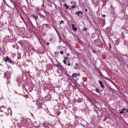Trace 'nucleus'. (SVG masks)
I'll return each mask as SVG.
<instances>
[{
  "mask_svg": "<svg viewBox=\"0 0 128 128\" xmlns=\"http://www.w3.org/2000/svg\"><path fill=\"white\" fill-rule=\"evenodd\" d=\"M68 66H70V63H68Z\"/></svg>",
  "mask_w": 128,
  "mask_h": 128,
  "instance_id": "obj_41",
  "label": "nucleus"
},
{
  "mask_svg": "<svg viewBox=\"0 0 128 128\" xmlns=\"http://www.w3.org/2000/svg\"><path fill=\"white\" fill-rule=\"evenodd\" d=\"M64 6L66 8V10H68L69 7H68V4H64Z\"/></svg>",
  "mask_w": 128,
  "mask_h": 128,
  "instance_id": "obj_12",
  "label": "nucleus"
},
{
  "mask_svg": "<svg viewBox=\"0 0 128 128\" xmlns=\"http://www.w3.org/2000/svg\"><path fill=\"white\" fill-rule=\"evenodd\" d=\"M72 28L73 30H74V32H76L78 30V28L76 27V26H74V24H72Z\"/></svg>",
  "mask_w": 128,
  "mask_h": 128,
  "instance_id": "obj_6",
  "label": "nucleus"
},
{
  "mask_svg": "<svg viewBox=\"0 0 128 128\" xmlns=\"http://www.w3.org/2000/svg\"><path fill=\"white\" fill-rule=\"evenodd\" d=\"M4 112H0V116H4Z\"/></svg>",
  "mask_w": 128,
  "mask_h": 128,
  "instance_id": "obj_15",
  "label": "nucleus"
},
{
  "mask_svg": "<svg viewBox=\"0 0 128 128\" xmlns=\"http://www.w3.org/2000/svg\"><path fill=\"white\" fill-rule=\"evenodd\" d=\"M78 66H74V69L76 70H78Z\"/></svg>",
  "mask_w": 128,
  "mask_h": 128,
  "instance_id": "obj_19",
  "label": "nucleus"
},
{
  "mask_svg": "<svg viewBox=\"0 0 128 128\" xmlns=\"http://www.w3.org/2000/svg\"><path fill=\"white\" fill-rule=\"evenodd\" d=\"M124 112L122 111V110H121V111L120 112V114H124Z\"/></svg>",
  "mask_w": 128,
  "mask_h": 128,
  "instance_id": "obj_21",
  "label": "nucleus"
},
{
  "mask_svg": "<svg viewBox=\"0 0 128 128\" xmlns=\"http://www.w3.org/2000/svg\"><path fill=\"white\" fill-rule=\"evenodd\" d=\"M78 63H76V66H78Z\"/></svg>",
  "mask_w": 128,
  "mask_h": 128,
  "instance_id": "obj_39",
  "label": "nucleus"
},
{
  "mask_svg": "<svg viewBox=\"0 0 128 128\" xmlns=\"http://www.w3.org/2000/svg\"><path fill=\"white\" fill-rule=\"evenodd\" d=\"M0 56H2V54L3 56H4L5 54L4 50L0 48Z\"/></svg>",
  "mask_w": 128,
  "mask_h": 128,
  "instance_id": "obj_8",
  "label": "nucleus"
},
{
  "mask_svg": "<svg viewBox=\"0 0 128 128\" xmlns=\"http://www.w3.org/2000/svg\"><path fill=\"white\" fill-rule=\"evenodd\" d=\"M3 1L4 2V4H6V6H8V8H10V5H8V3H6V0H3Z\"/></svg>",
  "mask_w": 128,
  "mask_h": 128,
  "instance_id": "obj_11",
  "label": "nucleus"
},
{
  "mask_svg": "<svg viewBox=\"0 0 128 128\" xmlns=\"http://www.w3.org/2000/svg\"><path fill=\"white\" fill-rule=\"evenodd\" d=\"M82 102V99H78V100H77V102H78L79 104H80V102Z\"/></svg>",
  "mask_w": 128,
  "mask_h": 128,
  "instance_id": "obj_13",
  "label": "nucleus"
},
{
  "mask_svg": "<svg viewBox=\"0 0 128 128\" xmlns=\"http://www.w3.org/2000/svg\"><path fill=\"white\" fill-rule=\"evenodd\" d=\"M10 2H12V4L13 6H15L14 1V0H11Z\"/></svg>",
  "mask_w": 128,
  "mask_h": 128,
  "instance_id": "obj_16",
  "label": "nucleus"
},
{
  "mask_svg": "<svg viewBox=\"0 0 128 128\" xmlns=\"http://www.w3.org/2000/svg\"><path fill=\"white\" fill-rule=\"evenodd\" d=\"M67 56H70V54L68 53L67 54Z\"/></svg>",
  "mask_w": 128,
  "mask_h": 128,
  "instance_id": "obj_40",
  "label": "nucleus"
},
{
  "mask_svg": "<svg viewBox=\"0 0 128 128\" xmlns=\"http://www.w3.org/2000/svg\"><path fill=\"white\" fill-rule=\"evenodd\" d=\"M54 54L55 56H58V52H55Z\"/></svg>",
  "mask_w": 128,
  "mask_h": 128,
  "instance_id": "obj_31",
  "label": "nucleus"
},
{
  "mask_svg": "<svg viewBox=\"0 0 128 128\" xmlns=\"http://www.w3.org/2000/svg\"><path fill=\"white\" fill-rule=\"evenodd\" d=\"M84 14V12H82L78 11L76 12V14H77L78 16H80V14Z\"/></svg>",
  "mask_w": 128,
  "mask_h": 128,
  "instance_id": "obj_9",
  "label": "nucleus"
},
{
  "mask_svg": "<svg viewBox=\"0 0 128 128\" xmlns=\"http://www.w3.org/2000/svg\"><path fill=\"white\" fill-rule=\"evenodd\" d=\"M68 57H66V59H65V60H68Z\"/></svg>",
  "mask_w": 128,
  "mask_h": 128,
  "instance_id": "obj_42",
  "label": "nucleus"
},
{
  "mask_svg": "<svg viewBox=\"0 0 128 128\" xmlns=\"http://www.w3.org/2000/svg\"><path fill=\"white\" fill-rule=\"evenodd\" d=\"M78 76H80V74L74 73L72 74V78H78Z\"/></svg>",
  "mask_w": 128,
  "mask_h": 128,
  "instance_id": "obj_4",
  "label": "nucleus"
},
{
  "mask_svg": "<svg viewBox=\"0 0 128 128\" xmlns=\"http://www.w3.org/2000/svg\"><path fill=\"white\" fill-rule=\"evenodd\" d=\"M99 82V84H100V87L102 88H104V84H102V82L100 80H98Z\"/></svg>",
  "mask_w": 128,
  "mask_h": 128,
  "instance_id": "obj_7",
  "label": "nucleus"
},
{
  "mask_svg": "<svg viewBox=\"0 0 128 128\" xmlns=\"http://www.w3.org/2000/svg\"><path fill=\"white\" fill-rule=\"evenodd\" d=\"M24 22L26 25V20H23Z\"/></svg>",
  "mask_w": 128,
  "mask_h": 128,
  "instance_id": "obj_37",
  "label": "nucleus"
},
{
  "mask_svg": "<svg viewBox=\"0 0 128 128\" xmlns=\"http://www.w3.org/2000/svg\"><path fill=\"white\" fill-rule=\"evenodd\" d=\"M60 54H64V52L62 51L60 52Z\"/></svg>",
  "mask_w": 128,
  "mask_h": 128,
  "instance_id": "obj_28",
  "label": "nucleus"
},
{
  "mask_svg": "<svg viewBox=\"0 0 128 128\" xmlns=\"http://www.w3.org/2000/svg\"><path fill=\"white\" fill-rule=\"evenodd\" d=\"M21 19L22 20H24V17H22V16H21Z\"/></svg>",
  "mask_w": 128,
  "mask_h": 128,
  "instance_id": "obj_25",
  "label": "nucleus"
},
{
  "mask_svg": "<svg viewBox=\"0 0 128 128\" xmlns=\"http://www.w3.org/2000/svg\"><path fill=\"white\" fill-rule=\"evenodd\" d=\"M111 82L112 84H114V86H116V84L114 82L112 81Z\"/></svg>",
  "mask_w": 128,
  "mask_h": 128,
  "instance_id": "obj_20",
  "label": "nucleus"
},
{
  "mask_svg": "<svg viewBox=\"0 0 128 128\" xmlns=\"http://www.w3.org/2000/svg\"><path fill=\"white\" fill-rule=\"evenodd\" d=\"M62 2H66V0H62Z\"/></svg>",
  "mask_w": 128,
  "mask_h": 128,
  "instance_id": "obj_32",
  "label": "nucleus"
},
{
  "mask_svg": "<svg viewBox=\"0 0 128 128\" xmlns=\"http://www.w3.org/2000/svg\"><path fill=\"white\" fill-rule=\"evenodd\" d=\"M56 62H58V60H56Z\"/></svg>",
  "mask_w": 128,
  "mask_h": 128,
  "instance_id": "obj_51",
  "label": "nucleus"
},
{
  "mask_svg": "<svg viewBox=\"0 0 128 128\" xmlns=\"http://www.w3.org/2000/svg\"><path fill=\"white\" fill-rule=\"evenodd\" d=\"M18 86H20V84H18Z\"/></svg>",
  "mask_w": 128,
  "mask_h": 128,
  "instance_id": "obj_55",
  "label": "nucleus"
},
{
  "mask_svg": "<svg viewBox=\"0 0 128 128\" xmlns=\"http://www.w3.org/2000/svg\"><path fill=\"white\" fill-rule=\"evenodd\" d=\"M63 62H64V64H66V60H63Z\"/></svg>",
  "mask_w": 128,
  "mask_h": 128,
  "instance_id": "obj_24",
  "label": "nucleus"
},
{
  "mask_svg": "<svg viewBox=\"0 0 128 128\" xmlns=\"http://www.w3.org/2000/svg\"><path fill=\"white\" fill-rule=\"evenodd\" d=\"M90 102L92 104V102H93L92 100H90Z\"/></svg>",
  "mask_w": 128,
  "mask_h": 128,
  "instance_id": "obj_43",
  "label": "nucleus"
},
{
  "mask_svg": "<svg viewBox=\"0 0 128 128\" xmlns=\"http://www.w3.org/2000/svg\"><path fill=\"white\" fill-rule=\"evenodd\" d=\"M122 112H124V110H126V109L125 108H124L122 110Z\"/></svg>",
  "mask_w": 128,
  "mask_h": 128,
  "instance_id": "obj_26",
  "label": "nucleus"
},
{
  "mask_svg": "<svg viewBox=\"0 0 128 128\" xmlns=\"http://www.w3.org/2000/svg\"><path fill=\"white\" fill-rule=\"evenodd\" d=\"M98 42V40H94V42Z\"/></svg>",
  "mask_w": 128,
  "mask_h": 128,
  "instance_id": "obj_48",
  "label": "nucleus"
},
{
  "mask_svg": "<svg viewBox=\"0 0 128 128\" xmlns=\"http://www.w3.org/2000/svg\"><path fill=\"white\" fill-rule=\"evenodd\" d=\"M95 111L97 112V114H98V110H96Z\"/></svg>",
  "mask_w": 128,
  "mask_h": 128,
  "instance_id": "obj_46",
  "label": "nucleus"
},
{
  "mask_svg": "<svg viewBox=\"0 0 128 128\" xmlns=\"http://www.w3.org/2000/svg\"><path fill=\"white\" fill-rule=\"evenodd\" d=\"M4 62H10V64H16V62H14L12 60V59H10V58L8 56H6V59L4 58Z\"/></svg>",
  "mask_w": 128,
  "mask_h": 128,
  "instance_id": "obj_2",
  "label": "nucleus"
},
{
  "mask_svg": "<svg viewBox=\"0 0 128 128\" xmlns=\"http://www.w3.org/2000/svg\"><path fill=\"white\" fill-rule=\"evenodd\" d=\"M0 112H4L6 114H10V116H12V109L10 108L8 109L4 106H1L0 107Z\"/></svg>",
  "mask_w": 128,
  "mask_h": 128,
  "instance_id": "obj_1",
  "label": "nucleus"
},
{
  "mask_svg": "<svg viewBox=\"0 0 128 128\" xmlns=\"http://www.w3.org/2000/svg\"><path fill=\"white\" fill-rule=\"evenodd\" d=\"M10 0V2L12 0Z\"/></svg>",
  "mask_w": 128,
  "mask_h": 128,
  "instance_id": "obj_54",
  "label": "nucleus"
},
{
  "mask_svg": "<svg viewBox=\"0 0 128 128\" xmlns=\"http://www.w3.org/2000/svg\"><path fill=\"white\" fill-rule=\"evenodd\" d=\"M30 20V23L32 24V21H30V20Z\"/></svg>",
  "mask_w": 128,
  "mask_h": 128,
  "instance_id": "obj_30",
  "label": "nucleus"
},
{
  "mask_svg": "<svg viewBox=\"0 0 128 128\" xmlns=\"http://www.w3.org/2000/svg\"><path fill=\"white\" fill-rule=\"evenodd\" d=\"M108 124H110V122H106Z\"/></svg>",
  "mask_w": 128,
  "mask_h": 128,
  "instance_id": "obj_47",
  "label": "nucleus"
},
{
  "mask_svg": "<svg viewBox=\"0 0 128 128\" xmlns=\"http://www.w3.org/2000/svg\"><path fill=\"white\" fill-rule=\"evenodd\" d=\"M83 30H84V32H86V30H88V28H83Z\"/></svg>",
  "mask_w": 128,
  "mask_h": 128,
  "instance_id": "obj_22",
  "label": "nucleus"
},
{
  "mask_svg": "<svg viewBox=\"0 0 128 128\" xmlns=\"http://www.w3.org/2000/svg\"><path fill=\"white\" fill-rule=\"evenodd\" d=\"M52 65L50 64H47V70H52Z\"/></svg>",
  "mask_w": 128,
  "mask_h": 128,
  "instance_id": "obj_3",
  "label": "nucleus"
},
{
  "mask_svg": "<svg viewBox=\"0 0 128 128\" xmlns=\"http://www.w3.org/2000/svg\"><path fill=\"white\" fill-rule=\"evenodd\" d=\"M43 26H46V28H50V24H43Z\"/></svg>",
  "mask_w": 128,
  "mask_h": 128,
  "instance_id": "obj_14",
  "label": "nucleus"
},
{
  "mask_svg": "<svg viewBox=\"0 0 128 128\" xmlns=\"http://www.w3.org/2000/svg\"><path fill=\"white\" fill-rule=\"evenodd\" d=\"M94 106H95L96 108H98V106H96V104H94Z\"/></svg>",
  "mask_w": 128,
  "mask_h": 128,
  "instance_id": "obj_33",
  "label": "nucleus"
},
{
  "mask_svg": "<svg viewBox=\"0 0 128 128\" xmlns=\"http://www.w3.org/2000/svg\"><path fill=\"white\" fill-rule=\"evenodd\" d=\"M91 104H92V106H94V104H94V102H92L91 103Z\"/></svg>",
  "mask_w": 128,
  "mask_h": 128,
  "instance_id": "obj_29",
  "label": "nucleus"
},
{
  "mask_svg": "<svg viewBox=\"0 0 128 128\" xmlns=\"http://www.w3.org/2000/svg\"><path fill=\"white\" fill-rule=\"evenodd\" d=\"M44 24L42 25V28L41 30V31L44 32Z\"/></svg>",
  "mask_w": 128,
  "mask_h": 128,
  "instance_id": "obj_18",
  "label": "nucleus"
},
{
  "mask_svg": "<svg viewBox=\"0 0 128 128\" xmlns=\"http://www.w3.org/2000/svg\"><path fill=\"white\" fill-rule=\"evenodd\" d=\"M126 112H128V108L126 109Z\"/></svg>",
  "mask_w": 128,
  "mask_h": 128,
  "instance_id": "obj_45",
  "label": "nucleus"
},
{
  "mask_svg": "<svg viewBox=\"0 0 128 128\" xmlns=\"http://www.w3.org/2000/svg\"><path fill=\"white\" fill-rule=\"evenodd\" d=\"M93 52H94V54H96V51L94 50H92Z\"/></svg>",
  "mask_w": 128,
  "mask_h": 128,
  "instance_id": "obj_35",
  "label": "nucleus"
},
{
  "mask_svg": "<svg viewBox=\"0 0 128 128\" xmlns=\"http://www.w3.org/2000/svg\"><path fill=\"white\" fill-rule=\"evenodd\" d=\"M95 90L96 92H98V94H100V90L98 88H96Z\"/></svg>",
  "mask_w": 128,
  "mask_h": 128,
  "instance_id": "obj_17",
  "label": "nucleus"
},
{
  "mask_svg": "<svg viewBox=\"0 0 128 128\" xmlns=\"http://www.w3.org/2000/svg\"><path fill=\"white\" fill-rule=\"evenodd\" d=\"M21 124L24 125L26 124V120L23 119L22 121H21Z\"/></svg>",
  "mask_w": 128,
  "mask_h": 128,
  "instance_id": "obj_10",
  "label": "nucleus"
},
{
  "mask_svg": "<svg viewBox=\"0 0 128 128\" xmlns=\"http://www.w3.org/2000/svg\"><path fill=\"white\" fill-rule=\"evenodd\" d=\"M110 8H114V6H112H112H110Z\"/></svg>",
  "mask_w": 128,
  "mask_h": 128,
  "instance_id": "obj_34",
  "label": "nucleus"
},
{
  "mask_svg": "<svg viewBox=\"0 0 128 128\" xmlns=\"http://www.w3.org/2000/svg\"><path fill=\"white\" fill-rule=\"evenodd\" d=\"M34 20H38V16L37 15H36L34 14L32 16Z\"/></svg>",
  "mask_w": 128,
  "mask_h": 128,
  "instance_id": "obj_5",
  "label": "nucleus"
},
{
  "mask_svg": "<svg viewBox=\"0 0 128 128\" xmlns=\"http://www.w3.org/2000/svg\"><path fill=\"white\" fill-rule=\"evenodd\" d=\"M102 16L103 18H106V14H103Z\"/></svg>",
  "mask_w": 128,
  "mask_h": 128,
  "instance_id": "obj_36",
  "label": "nucleus"
},
{
  "mask_svg": "<svg viewBox=\"0 0 128 128\" xmlns=\"http://www.w3.org/2000/svg\"><path fill=\"white\" fill-rule=\"evenodd\" d=\"M64 20H61L60 23V24H64Z\"/></svg>",
  "mask_w": 128,
  "mask_h": 128,
  "instance_id": "obj_23",
  "label": "nucleus"
},
{
  "mask_svg": "<svg viewBox=\"0 0 128 128\" xmlns=\"http://www.w3.org/2000/svg\"><path fill=\"white\" fill-rule=\"evenodd\" d=\"M18 60H20V58L19 57H18Z\"/></svg>",
  "mask_w": 128,
  "mask_h": 128,
  "instance_id": "obj_49",
  "label": "nucleus"
},
{
  "mask_svg": "<svg viewBox=\"0 0 128 128\" xmlns=\"http://www.w3.org/2000/svg\"><path fill=\"white\" fill-rule=\"evenodd\" d=\"M106 120V119H105L104 120Z\"/></svg>",
  "mask_w": 128,
  "mask_h": 128,
  "instance_id": "obj_52",
  "label": "nucleus"
},
{
  "mask_svg": "<svg viewBox=\"0 0 128 128\" xmlns=\"http://www.w3.org/2000/svg\"><path fill=\"white\" fill-rule=\"evenodd\" d=\"M85 12H88V9L86 8L85 9Z\"/></svg>",
  "mask_w": 128,
  "mask_h": 128,
  "instance_id": "obj_44",
  "label": "nucleus"
},
{
  "mask_svg": "<svg viewBox=\"0 0 128 128\" xmlns=\"http://www.w3.org/2000/svg\"><path fill=\"white\" fill-rule=\"evenodd\" d=\"M27 62H28V60H27Z\"/></svg>",
  "mask_w": 128,
  "mask_h": 128,
  "instance_id": "obj_53",
  "label": "nucleus"
},
{
  "mask_svg": "<svg viewBox=\"0 0 128 128\" xmlns=\"http://www.w3.org/2000/svg\"><path fill=\"white\" fill-rule=\"evenodd\" d=\"M46 44H47V46H50V42H47Z\"/></svg>",
  "mask_w": 128,
  "mask_h": 128,
  "instance_id": "obj_38",
  "label": "nucleus"
},
{
  "mask_svg": "<svg viewBox=\"0 0 128 128\" xmlns=\"http://www.w3.org/2000/svg\"><path fill=\"white\" fill-rule=\"evenodd\" d=\"M60 66L61 68H62V65H60Z\"/></svg>",
  "mask_w": 128,
  "mask_h": 128,
  "instance_id": "obj_50",
  "label": "nucleus"
},
{
  "mask_svg": "<svg viewBox=\"0 0 128 128\" xmlns=\"http://www.w3.org/2000/svg\"><path fill=\"white\" fill-rule=\"evenodd\" d=\"M72 8H76V6H72Z\"/></svg>",
  "mask_w": 128,
  "mask_h": 128,
  "instance_id": "obj_27",
  "label": "nucleus"
}]
</instances>
